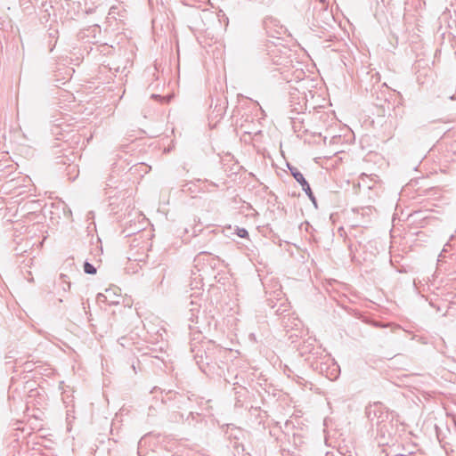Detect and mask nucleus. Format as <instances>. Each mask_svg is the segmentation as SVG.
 I'll list each match as a JSON object with an SVG mask.
<instances>
[{
    "mask_svg": "<svg viewBox=\"0 0 456 456\" xmlns=\"http://www.w3.org/2000/svg\"><path fill=\"white\" fill-rule=\"evenodd\" d=\"M118 290V289H107L103 294H100L99 298H103L102 300L109 305L118 304V300L113 299V297H120V294L117 292Z\"/></svg>",
    "mask_w": 456,
    "mask_h": 456,
    "instance_id": "f257e3e1",
    "label": "nucleus"
},
{
    "mask_svg": "<svg viewBox=\"0 0 456 456\" xmlns=\"http://www.w3.org/2000/svg\"><path fill=\"white\" fill-rule=\"evenodd\" d=\"M292 175H293L294 178L301 184L303 190L309 196V198L313 199V191L310 188V185L305 179L304 175L297 169L292 170Z\"/></svg>",
    "mask_w": 456,
    "mask_h": 456,
    "instance_id": "f03ea898",
    "label": "nucleus"
},
{
    "mask_svg": "<svg viewBox=\"0 0 456 456\" xmlns=\"http://www.w3.org/2000/svg\"><path fill=\"white\" fill-rule=\"evenodd\" d=\"M84 270L86 273H89V274L96 273V269L89 263L85 264Z\"/></svg>",
    "mask_w": 456,
    "mask_h": 456,
    "instance_id": "7ed1b4c3",
    "label": "nucleus"
},
{
    "mask_svg": "<svg viewBox=\"0 0 456 456\" xmlns=\"http://www.w3.org/2000/svg\"><path fill=\"white\" fill-rule=\"evenodd\" d=\"M236 233L240 238H247L248 236V231L244 228H238Z\"/></svg>",
    "mask_w": 456,
    "mask_h": 456,
    "instance_id": "20e7f679",
    "label": "nucleus"
}]
</instances>
